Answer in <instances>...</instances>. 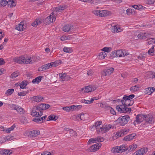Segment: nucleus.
<instances>
[{
    "instance_id": "nucleus-1",
    "label": "nucleus",
    "mask_w": 155,
    "mask_h": 155,
    "mask_svg": "<svg viewBox=\"0 0 155 155\" xmlns=\"http://www.w3.org/2000/svg\"><path fill=\"white\" fill-rule=\"evenodd\" d=\"M13 60L14 62L18 64H32L35 62L33 58H25L23 56L19 57H15L14 58Z\"/></svg>"
},
{
    "instance_id": "nucleus-2",
    "label": "nucleus",
    "mask_w": 155,
    "mask_h": 155,
    "mask_svg": "<svg viewBox=\"0 0 155 155\" xmlns=\"http://www.w3.org/2000/svg\"><path fill=\"white\" fill-rule=\"evenodd\" d=\"M40 107V104L37 106H34L31 112V115L35 117L41 116L43 115V111Z\"/></svg>"
},
{
    "instance_id": "nucleus-3",
    "label": "nucleus",
    "mask_w": 155,
    "mask_h": 155,
    "mask_svg": "<svg viewBox=\"0 0 155 155\" xmlns=\"http://www.w3.org/2000/svg\"><path fill=\"white\" fill-rule=\"evenodd\" d=\"M130 117L129 115H125L119 117L116 120L121 126H124L129 121Z\"/></svg>"
},
{
    "instance_id": "nucleus-4",
    "label": "nucleus",
    "mask_w": 155,
    "mask_h": 155,
    "mask_svg": "<svg viewBox=\"0 0 155 155\" xmlns=\"http://www.w3.org/2000/svg\"><path fill=\"white\" fill-rule=\"evenodd\" d=\"M51 15H50L49 16L45 18L43 21L45 24L46 25L49 24L54 21L56 20V18L54 16H53V14L51 13Z\"/></svg>"
},
{
    "instance_id": "nucleus-5",
    "label": "nucleus",
    "mask_w": 155,
    "mask_h": 155,
    "mask_svg": "<svg viewBox=\"0 0 155 155\" xmlns=\"http://www.w3.org/2000/svg\"><path fill=\"white\" fill-rule=\"evenodd\" d=\"M63 30L66 32L69 31L73 32L76 31V29L74 26L70 24H68L63 27Z\"/></svg>"
},
{
    "instance_id": "nucleus-6",
    "label": "nucleus",
    "mask_w": 155,
    "mask_h": 155,
    "mask_svg": "<svg viewBox=\"0 0 155 155\" xmlns=\"http://www.w3.org/2000/svg\"><path fill=\"white\" fill-rule=\"evenodd\" d=\"M145 115L142 114H138L137 115L136 120L134 121L133 124L136 125V124H138L142 122L144 120Z\"/></svg>"
},
{
    "instance_id": "nucleus-7",
    "label": "nucleus",
    "mask_w": 155,
    "mask_h": 155,
    "mask_svg": "<svg viewBox=\"0 0 155 155\" xmlns=\"http://www.w3.org/2000/svg\"><path fill=\"white\" fill-rule=\"evenodd\" d=\"M96 87L92 85H89L85 87V88H82L80 91V92L82 93H88L93 91L96 90Z\"/></svg>"
},
{
    "instance_id": "nucleus-8",
    "label": "nucleus",
    "mask_w": 155,
    "mask_h": 155,
    "mask_svg": "<svg viewBox=\"0 0 155 155\" xmlns=\"http://www.w3.org/2000/svg\"><path fill=\"white\" fill-rule=\"evenodd\" d=\"M122 51L121 50H118L113 51L110 55V58L113 59L114 57H120L122 56Z\"/></svg>"
},
{
    "instance_id": "nucleus-9",
    "label": "nucleus",
    "mask_w": 155,
    "mask_h": 155,
    "mask_svg": "<svg viewBox=\"0 0 155 155\" xmlns=\"http://www.w3.org/2000/svg\"><path fill=\"white\" fill-rule=\"evenodd\" d=\"M114 70V68H110L109 69H105L101 72V74L102 76H104L110 75L113 73Z\"/></svg>"
},
{
    "instance_id": "nucleus-10",
    "label": "nucleus",
    "mask_w": 155,
    "mask_h": 155,
    "mask_svg": "<svg viewBox=\"0 0 155 155\" xmlns=\"http://www.w3.org/2000/svg\"><path fill=\"white\" fill-rule=\"evenodd\" d=\"M144 120L146 123L152 124L154 122L153 116L151 114L145 115Z\"/></svg>"
},
{
    "instance_id": "nucleus-11",
    "label": "nucleus",
    "mask_w": 155,
    "mask_h": 155,
    "mask_svg": "<svg viewBox=\"0 0 155 155\" xmlns=\"http://www.w3.org/2000/svg\"><path fill=\"white\" fill-rule=\"evenodd\" d=\"M46 117V115L42 117L39 116L33 118L32 120L37 123H41L45 121Z\"/></svg>"
},
{
    "instance_id": "nucleus-12",
    "label": "nucleus",
    "mask_w": 155,
    "mask_h": 155,
    "mask_svg": "<svg viewBox=\"0 0 155 155\" xmlns=\"http://www.w3.org/2000/svg\"><path fill=\"white\" fill-rule=\"evenodd\" d=\"M52 64L50 63L43 65L41 67L38 68V71H42L48 69L51 67H53V65Z\"/></svg>"
},
{
    "instance_id": "nucleus-13",
    "label": "nucleus",
    "mask_w": 155,
    "mask_h": 155,
    "mask_svg": "<svg viewBox=\"0 0 155 155\" xmlns=\"http://www.w3.org/2000/svg\"><path fill=\"white\" fill-rule=\"evenodd\" d=\"M101 143H98L91 146L89 149L91 152H94L98 150L101 146Z\"/></svg>"
},
{
    "instance_id": "nucleus-14",
    "label": "nucleus",
    "mask_w": 155,
    "mask_h": 155,
    "mask_svg": "<svg viewBox=\"0 0 155 155\" xmlns=\"http://www.w3.org/2000/svg\"><path fill=\"white\" fill-rule=\"evenodd\" d=\"M29 134L31 137H35L40 134V132L38 130H33L30 131Z\"/></svg>"
},
{
    "instance_id": "nucleus-15",
    "label": "nucleus",
    "mask_w": 155,
    "mask_h": 155,
    "mask_svg": "<svg viewBox=\"0 0 155 155\" xmlns=\"http://www.w3.org/2000/svg\"><path fill=\"white\" fill-rule=\"evenodd\" d=\"M136 134L135 133H133L129 134L124 137L123 139V140L125 141H129L132 140L133 138L135 137Z\"/></svg>"
},
{
    "instance_id": "nucleus-16",
    "label": "nucleus",
    "mask_w": 155,
    "mask_h": 155,
    "mask_svg": "<svg viewBox=\"0 0 155 155\" xmlns=\"http://www.w3.org/2000/svg\"><path fill=\"white\" fill-rule=\"evenodd\" d=\"M134 97L135 95L134 94H130L129 96H127L125 95L124 96L123 99L125 100V102H127L128 101H131V100Z\"/></svg>"
},
{
    "instance_id": "nucleus-17",
    "label": "nucleus",
    "mask_w": 155,
    "mask_h": 155,
    "mask_svg": "<svg viewBox=\"0 0 155 155\" xmlns=\"http://www.w3.org/2000/svg\"><path fill=\"white\" fill-rule=\"evenodd\" d=\"M116 108L117 110L120 113H124V105L122 104L117 105Z\"/></svg>"
},
{
    "instance_id": "nucleus-18",
    "label": "nucleus",
    "mask_w": 155,
    "mask_h": 155,
    "mask_svg": "<svg viewBox=\"0 0 155 155\" xmlns=\"http://www.w3.org/2000/svg\"><path fill=\"white\" fill-rule=\"evenodd\" d=\"M33 101L35 102H39L43 100V97L41 95L34 96L33 97Z\"/></svg>"
},
{
    "instance_id": "nucleus-19",
    "label": "nucleus",
    "mask_w": 155,
    "mask_h": 155,
    "mask_svg": "<svg viewBox=\"0 0 155 155\" xmlns=\"http://www.w3.org/2000/svg\"><path fill=\"white\" fill-rule=\"evenodd\" d=\"M42 23V20L39 19H36L31 24L33 27L37 26L38 25H40Z\"/></svg>"
},
{
    "instance_id": "nucleus-20",
    "label": "nucleus",
    "mask_w": 155,
    "mask_h": 155,
    "mask_svg": "<svg viewBox=\"0 0 155 155\" xmlns=\"http://www.w3.org/2000/svg\"><path fill=\"white\" fill-rule=\"evenodd\" d=\"M141 87V86L139 84H137L134 86L130 88V90L131 91L135 92L137 91L139 88Z\"/></svg>"
},
{
    "instance_id": "nucleus-21",
    "label": "nucleus",
    "mask_w": 155,
    "mask_h": 155,
    "mask_svg": "<svg viewBox=\"0 0 155 155\" xmlns=\"http://www.w3.org/2000/svg\"><path fill=\"white\" fill-rule=\"evenodd\" d=\"M23 22H21L18 25H17L15 28L19 31H23L24 28Z\"/></svg>"
},
{
    "instance_id": "nucleus-22",
    "label": "nucleus",
    "mask_w": 155,
    "mask_h": 155,
    "mask_svg": "<svg viewBox=\"0 0 155 155\" xmlns=\"http://www.w3.org/2000/svg\"><path fill=\"white\" fill-rule=\"evenodd\" d=\"M155 91V88L154 87H149L146 89V93L149 95L151 94Z\"/></svg>"
},
{
    "instance_id": "nucleus-23",
    "label": "nucleus",
    "mask_w": 155,
    "mask_h": 155,
    "mask_svg": "<svg viewBox=\"0 0 155 155\" xmlns=\"http://www.w3.org/2000/svg\"><path fill=\"white\" fill-rule=\"evenodd\" d=\"M42 78L43 77L42 76H39L33 79L32 82L33 83L38 84L41 82Z\"/></svg>"
},
{
    "instance_id": "nucleus-24",
    "label": "nucleus",
    "mask_w": 155,
    "mask_h": 155,
    "mask_svg": "<svg viewBox=\"0 0 155 155\" xmlns=\"http://www.w3.org/2000/svg\"><path fill=\"white\" fill-rule=\"evenodd\" d=\"M79 115L80 119L81 120H85L88 117V115L86 113L79 114Z\"/></svg>"
},
{
    "instance_id": "nucleus-25",
    "label": "nucleus",
    "mask_w": 155,
    "mask_h": 155,
    "mask_svg": "<svg viewBox=\"0 0 155 155\" xmlns=\"http://www.w3.org/2000/svg\"><path fill=\"white\" fill-rule=\"evenodd\" d=\"M109 14V12L107 10L100 11L99 16L101 17L105 16Z\"/></svg>"
},
{
    "instance_id": "nucleus-26",
    "label": "nucleus",
    "mask_w": 155,
    "mask_h": 155,
    "mask_svg": "<svg viewBox=\"0 0 155 155\" xmlns=\"http://www.w3.org/2000/svg\"><path fill=\"white\" fill-rule=\"evenodd\" d=\"M40 107L42 110L47 109L49 108L50 105L48 104H40Z\"/></svg>"
},
{
    "instance_id": "nucleus-27",
    "label": "nucleus",
    "mask_w": 155,
    "mask_h": 155,
    "mask_svg": "<svg viewBox=\"0 0 155 155\" xmlns=\"http://www.w3.org/2000/svg\"><path fill=\"white\" fill-rule=\"evenodd\" d=\"M28 82L27 81H23L20 85V88L24 89L25 88L26 86L28 84Z\"/></svg>"
},
{
    "instance_id": "nucleus-28",
    "label": "nucleus",
    "mask_w": 155,
    "mask_h": 155,
    "mask_svg": "<svg viewBox=\"0 0 155 155\" xmlns=\"http://www.w3.org/2000/svg\"><path fill=\"white\" fill-rule=\"evenodd\" d=\"M110 128V127H108L107 126H106V127H100L99 131H100V130H101L103 133H105L108 131Z\"/></svg>"
},
{
    "instance_id": "nucleus-29",
    "label": "nucleus",
    "mask_w": 155,
    "mask_h": 155,
    "mask_svg": "<svg viewBox=\"0 0 155 155\" xmlns=\"http://www.w3.org/2000/svg\"><path fill=\"white\" fill-rule=\"evenodd\" d=\"M58 118V117H56L54 115H51L48 117L47 119V121H48L50 120H56Z\"/></svg>"
},
{
    "instance_id": "nucleus-30",
    "label": "nucleus",
    "mask_w": 155,
    "mask_h": 155,
    "mask_svg": "<svg viewBox=\"0 0 155 155\" xmlns=\"http://www.w3.org/2000/svg\"><path fill=\"white\" fill-rule=\"evenodd\" d=\"M8 2V7L11 8L15 7L16 5V4L13 0H9Z\"/></svg>"
},
{
    "instance_id": "nucleus-31",
    "label": "nucleus",
    "mask_w": 155,
    "mask_h": 155,
    "mask_svg": "<svg viewBox=\"0 0 155 155\" xmlns=\"http://www.w3.org/2000/svg\"><path fill=\"white\" fill-rule=\"evenodd\" d=\"M107 55V54L105 52L102 51L99 53L98 58L101 59H104Z\"/></svg>"
},
{
    "instance_id": "nucleus-32",
    "label": "nucleus",
    "mask_w": 155,
    "mask_h": 155,
    "mask_svg": "<svg viewBox=\"0 0 155 155\" xmlns=\"http://www.w3.org/2000/svg\"><path fill=\"white\" fill-rule=\"evenodd\" d=\"M128 101L127 102H125V100H124V99H122L121 100V102L122 104L124 105H125L126 106H131V104H130V101Z\"/></svg>"
},
{
    "instance_id": "nucleus-33",
    "label": "nucleus",
    "mask_w": 155,
    "mask_h": 155,
    "mask_svg": "<svg viewBox=\"0 0 155 155\" xmlns=\"http://www.w3.org/2000/svg\"><path fill=\"white\" fill-rule=\"evenodd\" d=\"M65 9V6H59L56 7L55 9V10L56 12H61L62 11L64 10Z\"/></svg>"
},
{
    "instance_id": "nucleus-34",
    "label": "nucleus",
    "mask_w": 155,
    "mask_h": 155,
    "mask_svg": "<svg viewBox=\"0 0 155 155\" xmlns=\"http://www.w3.org/2000/svg\"><path fill=\"white\" fill-rule=\"evenodd\" d=\"M16 110L20 114H23L24 112L23 109L21 107L17 106Z\"/></svg>"
},
{
    "instance_id": "nucleus-35",
    "label": "nucleus",
    "mask_w": 155,
    "mask_h": 155,
    "mask_svg": "<svg viewBox=\"0 0 155 155\" xmlns=\"http://www.w3.org/2000/svg\"><path fill=\"white\" fill-rule=\"evenodd\" d=\"M118 25H115L114 26H112L111 31L114 33H117L118 29Z\"/></svg>"
},
{
    "instance_id": "nucleus-36",
    "label": "nucleus",
    "mask_w": 155,
    "mask_h": 155,
    "mask_svg": "<svg viewBox=\"0 0 155 155\" xmlns=\"http://www.w3.org/2000/svg\"><path fill=\"white\" fill-rule=\"evenodd\" d=\"M137 147V146L136 144H133L129 146V147L128 148L129 150L130 151H132L135 149Z\"/></svg>"
},
{
    "instance_id": "nucleus-37",
    "label": "nucleus",
    "mask_w": 155,
    "mask_h": 155,
    "mask_svg": "<svg viewBox=\"0 0 155 155\" xmlns=\"http://www.w3.org/2000/svg\"><path fill=\"white\" fill-rule=\"evenodd\" d=\"M61 60H58L54 62L51 63L53 65V67H56L58 66L59 64H61Z\"/></svg>"
},
{
    "instance_id": "nucleus-38",
    "label": "nucleus",
    "mask_w": 155,
    "mask_h": 155,
    "mask_svg": "<svg viewBox=\"0 0 155 155\" xmlns=\"http://www.w3.org/2000/svg\"><path fill=\"white\" fill-rule=\"evenodd\" d=\"M14 90V89L13 88H11L7 90L5 93L6 95L7 96L11 95L13 93Z\"/></svg>"
},
{
    "instance_id": "nucleus-39",
    "label": "nucleus",
    "mask_w": 155,
    "mask_h": 155,
    "mask_svg": "<svg viewBox=\"0 0 155 155\" xmlns=\"http://www.w3.org/2000/svg\"><path fill=\"white\" fill-rule=\"evenodd\" d=\"M102 123V122L101 121H97L95 123V127H96V129H97V130H99L100 129V127L99 126Z\"/></svg>"
},
{
    "instance_id": "nucleus-40",
    "label": "nucleus",
    "mask_w": 155,
    "mask_h": 155,
    "mask_svg": "<svg viewBox=\"0 0 155 155\" xmlns=\"http://www.w3.org/2000/svg\"><path fill=\"white\" fill-rule=\"evenodd\" d=\"M63 51L64 52L66 53H71L72 51L71 48L67 47L64 48Z\"/></svg>"
},
{
    "instance_id": "nucleus-41",
    "label": "nucleus",
    "mask_w": 155,
    "mask_h": 155,
    "mask_svg": "<svg viewBox=\"0 0 155 155\" xmlns=\"http://www.w3.org/2000/svg\"><path fill=\"white\" fill-rule=\"evenodd\" d=\"M119 146H117L115 147H113L112 148L111 151L113 153H120L119 150Z\"/></svg>"
},
{
    "instance_id": "nucleus-42",
    "label": "nucleus",
    "mask_w": 155,
    "mask_h": 155,
    "mask_svg": "<svg viewBox=\"0 0 155 155\" xmlns=\"http://www.w3.org/2000/svg\"><path fill=\"white\" fill-rule=\"evenodd\" d=\"M121 133L122 134V136H124L125 135L127 134V132L129 131V129H123L122 130H120Z\"/></svg>"
},
{
    "instance_id": "nucleus-43",
    "label": "nucleus",
    "mask_w": 155,
    "mask_h": 155,
    "mask_svg": "<svg viewBox=\"0 0 155 155\" xmlns=\"http://www.w3.org/2000/svg\"><path fill=\"white\" fill-rule=\"evenodd\" d=\"M2 155H9L12 153L10 151L6 150H4L3 151H2Z\"/></svg>"
},
{
    "instance_id": "nucleus-44",
    "label": "nucleus",
    "mask_w": 155,
    "mask_h": 155,
    "mask_svg": "<svg viewBox=\"0 0 155 155\" xmlns=\"http://www.w3.org/2000/svg\"><path fill=\"white\" fill-rule=\"evenodd\" d=\"M17 106L18 105L13 104H9L8 105L9 107L11 108V109L15 110H16V108H17Z\"/></svg>"
},
{
    "instance_id": "nucleus-45",
    "label": "nucleus",
    "mask_w": 155,
    "mask_h": 155,
    "mask_svg": "<svg viewBox=\"0 0 155 155\" xmlns=\"http://www.w3.org/2000/svg\"><path fill=\"white\" fill-rule=\"evenodd\" d=\"M8 3V2L6 0H2L0 1V5L4 7L6 6Z\"/></svg>"
},
{
    "instance_id": "nucleus-46",
    "label": "nucleus",
    "mask_w": 155,
    "mask_h": 155,
    "mask_svg": "<svg viewBox=\"0 0 155 155\" xmlns=\"http://www.w3.org/2000/svg\"><path fill=\"white\" fill-rule=\"evenodd\" d=\"M127 106L125 105H124V113H126L128 112H130L131 111V109L130 108L126 107Z\"/></svg>"
},
{
    "instance_id": "nucleus-47",
    "label": "nucleus",
    "mask_w": 155,
    "mask_h": 155,
    "mask_svg": "<svg viewBox=\"0 0 155 155\" xmlns=\"http://www.w3.org/2000/svg\"><path fill=\"white\" fill-rule=\"evenodd\" d=\"M154 51V46H152V47L150 48L148 51V53L151 55H153V54H152Z\"/></svg>"
},
{
    "instance_id": "nucleus-48",
    "label": "nucleus",
    "mask_w": 155,
    "mask_h": 155,
    "mask_svg": "<svg viewBox=\"0 0 155 155\" xmlns=\"http://www.w3.org/2000/svg\"><path fill=\"white\" fill-rule=\"evenodd\" d=\"M111 48L110 47H105L103 48L102 50L104 52H110L111 50Z\"/></svg>"
},
{
    "instance_id": "nucleus-49",
    "label": "nucleus",
    "mask_w": 155,
    "mask_h": 155,
    "mask_svg": "<svg viewBox=\"0 0 155 155\" xmlns=\"http://www.w3.org/2000/svg\"><path fill=\"white\" fill-rule=\"evenodd\" d=\"M72 119L74 120H79L80 119L79 114L78 115H74L71 117Z\"/></svg>"
},
{
    "instance_id": "nucleus-50",
    "label": "nucleus",
    "mask_w": 155,
    "mask_h": 155,
    "mask_svg": "<svg viewBox=\"0 0 155 155\" xmlns=\"http://www.w3.org/2000/svg\"><path fill=\"white\" fill-rule=\"evenodd\" d=\"M15 126L13 125L9 128L6 129L5 130V132L7 133H9L11 131L13 130L15 127Z\"/></svg>"
},
{
    "instance_id": "nucleus-51",
    "label": "nucleus",
    "mask_w": 155,
    "mask_h": 155,
    "mask_svg": "<svg viewBox=\"0 0 155 155\" xmlns=\"http://www.w3.org/2000/svg\"><path fill=\"white\" fill-rule=\"evenodd\" d=\"M147 43L149 45L153 44H154L153 38H148L147 39Z\"/></svg>"
},
{
    "instance_id": "nucleus-52",
    "label": "nucleus",
    "mask_w": 155,
    "mask_h": 155,
    "mask_svg": "<svg viewBox=\"0 0 155 155\" xmlns=\"http://www.w3.org/2000/svg\"><path fill=\"white\" fill-rule=\"evenodd\" d=\"M18 76V74L17 72H15L11 74L10 77L13 79L17 77Z\"/></svg>"
},
{
    "instance_id": "nucleus-53",
    "label": "nucleus",
    "mask_w": 155,
    "mask_h": 155,
    "mask_svg": "<svg viewBox=\"0 0 155 155\" xmlns=\"http://www.w3.org/2000/svg\"><path fill=\"white\" fill-rule=\"evenodd\" d=\"M27 93L26 91H23L18 93V96H24Z\"/></svg>"
},
{
    "instance_id": "nucleus-54",
    "label": "nucleus",
    "mask_w": 155,
    "mask_h": 155,
    "mask_svg": "<svg viewBox=\"0 0 155 155\" xmlns=\"http://www.w3.org/2000/svg\"><path fill=\"white\" fill-rule=\"evenodd\" d=\"M66 74L65 73H61L59 74V76L60 78L63 81L64 77H66Z\"/></svg>"
},
{
    "instance_id": "nucleus-55",
    "label": "nucleus",
    "mask_w": 155,
    "mask_h": 155,
    "mask_svg": "<svg viewBox=\"0 0 155 155\" xmlns=\"http://www.w3.org/2000/svg\"><path fill=\"white\" fill-rule=\"evenodd\" d=\"M96 140V138H91L88 141V142L87 143L88 144H91V143H94L95 141Z\"/></svg>"
},
{
    "instance_id": "nucleus-56",
    "label": "nucleus",
    "mask_w": 155,
    "mask_h": 155,
    "mask_svg": "<svg viewBox=\"0 0 155 155\" xmlns=\"http://www.w3.org/2000/svg\"><path fill=\"white\" fill-rule=\"evenodd\" d=\"M143 153H142L141 151L140 150L136 151L134 153V155H143Z\"/></svg>"
},
{
    "instance_id": "nucleus-57",
    "label": "nucleus",
    "mask_w": 155,
    "mask_h": 155,
    "mask_svg": "<svg viewBox=\"0 0 155 155\" xmlns=\"http://www.w3.org/2000/svg\"><path fill=\"white\" fill-rule=\"evenodd\" d=\"M140 150L142 153H143V154L147 152V149L144 147L140 149Z\"/></svg>"
},
{
    "instance_id": "nucleus-58",
    "label": "nucleus",
    "mask_w": 155,
    "mask_h": 155,
    "mask_svg": "<svg viewBox=\"0 0 155 155\" xmlns=\"http://www.w3.org/2000/svg\"><path fill=\"white\" fill-rule=\"evenodd\" d=\"M127 14L128 15H130L133 12L132 9H128L126 10Z\"/></svg>"
},
{
    "instance_id": "nucleus-59",
    "label": "nucleus",
    "mask_w": 155,
    "mask_h": 155,
    "mask_svg": "<svg viewBox=\"0 0 155 155\" xmlns=\"http://www.w3.org/2000/svg\"><path fill=\"white\" fill-rule=\"evenodd\" d=\"M144 35H143V33L139 34L137 35L138 38L142 39H144Z\"/></svg>"
},
{
    "instance_id": "nucleus-60",
    "label": "nucleus",
    "mask_w": 155,
    "mask_h": 155,
    "mask_svg": "<svg viewBox=\"0 0 155 155\" xmlns=\"http://www.w3.org/2000/svg\"><path fill=\"white\" fill-rule=\"evenodd\" d=\"M123 136H122V134L121 133V131L120 130L119 132H118L116 133V136L117 137H120Z\"/></svg>"
},
{
    "instance_id": "nucleus-61",
    "label": "nucleus",
    "mask_w": 155,
    "mask_h": 155,
    "mask_svg": "<svg viewBox=\"0 0 155 155\" xmlns=\"http://www.w3.org/2000/svg\"><path fill=\"white\" fill-rule=\"evenodd\" d=\"M147 53H146V54H145V55H140V56L138 57V59L140 60H144L146 58V54H147Z\"/></svg>"
},
{
    "instance_id": "nucleus-62",
    "label": "nucleus",
    "mask_w": 155,
    "mask_h": 155,
    "mask_svg": "<svg viewBox=\"0 0 155 155\" xmlns=\"http://www.w3.org/2000/svg\"><path fill=\"white\" fill-rule=\"evenodd\" d=\"M122 55H123L124 56H127L129 54V53L128 52H127L126 50H124L123 51L122 50Z\"/></svg>"
},
{
    "instance_id": "nucleus-63",
    "label": "nucleus",
    "mask_w": 155,
    "mask_h": 155,
    "mask_svg": "<svg viewBox=\"0 0 155 155\" xmlns=\"http://www.w3.org/2000/svg\"><path fill=\"white\" fill-rule=\"evenodd\" d=\"M100 12V10H94L93 11V13L95 15L99 16V14Z\"/></svg>"
},
{
    "instance_id": "nucleus-64",
    "label": "nucleus",
    "mask_w": 155,
    "mask_h": 155,
    "mask_svg": "<svg viewBox=\"0 0 155 155\" xmlns=\"http://www.w3.org/2000/svg\"><path fill=\"white\" fill-rule=\"evenodd\" d=\"M51 153L49 151H45L41 155H51Z\"/></svg>"
}]
</instances>
